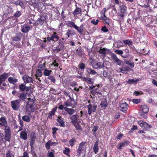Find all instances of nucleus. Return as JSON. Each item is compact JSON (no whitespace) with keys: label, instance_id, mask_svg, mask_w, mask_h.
Wrapping results in <instances>:
<instances>
[{"label":"nucleus","instance_id":"obj_1","mask_svg":"<svg viewBox=\"0 0 157 157\" xmlns=\"http://www.w3.org/2000/svg\"><path fill=\"white\" fill-rule=\"evenodd\" d=\"M66 25L68 27L74 28L80 35H83V32L86 31L84 25L83 24H81L79 27L74 22L68 21Z\"/></svg>","mask_w":157,"mask_h":157},{"label":"nucleus","instance_id":"obj_2","mask_svg":"<svg viewBox=\"0 0 157 157\" xmlns=\"http://www.w3.org/2000/svg\"><path fill=\"white\" fill-rule=\"evenodd\" d=\"M10 74L9 73H3L0 75V89L5 90L6 89V84L4 82L6 80Z\"/></svg>","mask_w":157,"mask_h":157},{"label":"nucleus","instance_id":"obj_3","mask_svg":"<svg viewBox=\"0 0 157 157\" xmlns=\"http://www.w3.org/2000/svg\"><path fill=\"white\" fill-rule=\"evenodd\" d=\"M28 101L26 106V111L29 112H33L35 109V101L30 98H28Z\"/></svg>","mask_w":157,"mask_h":157},{"label":"nucleus","instance_id":"obj_4","mask_svg":"<svg viewBox=\"0 0 157 157\" xmlns=\"http://www.w3.org/2000/svg\"><path fill=\"white\" fill-rule=\"evenodd\" d=\"M11 138V132L10 127L4 129V141L10 142Z\"/></svg>","mask_w":157,"mask_h":157},{"label":"nucleus","instance_id":"obj_5","mask_svg":"<svg viewBox=\"0 0 157 157\" xmlns=\"http://www.w3.org/2000/svg\"><path fill=\"white\" fill-rule=\"evenodd\" d=\"M30 145L31 148L34 147V145L35 144L36 137V133L34 132H31L30 134Z\"/></svg>","mask_w":157,"mask_h":157},{"label":"nucleus","instance_id":"obj_6","mask_svg":"<svg viewBox=\"0 0 157 157\" xmlns=\"http://www.w3.org/2000/svg\"><path fill=\"white\" fill-rule=\"evenodd\" d=\"M69 99L65 102V105L66 106H71L73 108L77 105V103L73 98L71 97Z\"/></svg>","mask_w":157,"mask_h":157},{"label":"nucleus","instance_id":"obj_7","mask_svg":"<svg viewBox=\"0 0 157 157\" xmlns=\"http://www.w3.org/2000/svg\"><path fill=\"white\" fill-rule=\"evenodd\" d=\"M20 102L19 100H17L11 101V106L13 110L17 111L18 109L20 106Z\"/></svg>","mask_w":157,"mask_h":157},{"label":"nucleus","instance_id":"obj_8","mask_svg":"<svg viewBox=\"0 0 157 157\" xmlns=\"http://www.w3.org/2000/svg\"><path fill=\"white\" fill-rule=\"evenodd\" d=\"M138 123L140 127L145 130H147L148 129L152 127L151 125L143 121H139Z\"/></svg>","mask_w":157,"mask_h":157},{"label":"nucleus","instance_id":"obj_9","mask_svg":"<svg viewBox=\"0 0 157 157\" xmlns=\"http://www.w3.org/2000/svg\"><path fill=\"white\" fill-rule=\"evenodd\" d=\"M88 102L90 103L87 106L88 109V114L90 115H91L92 112H95L97 108V105H94L92 106L90 103V100L88 101Z\"/></svg>","mask_w":157,"mask_h":157},{"label":"nucleus","instance_id":"obj_10","mask_svg":"<svg viewBox=\"0 0 157 157\" xmlns=\"http://www.w3.org/2000/svg\"><path fill=\"white\" fill-rule=\"evenodd\" d=\"M59 39V36L57 35V33L55 32H53L50 37L48 36L47 38V40L48 41H58Z\"/></svg>","mask_w":157,"mask_h":157},{"label":"nucleus","instance_id":"obj_11","mask_svg":"<svg viewBox=\"0 0 157 157\" xmlns=\"http://www.w3.org/2000/svg\"><path fill=\"white\" fill-rule=\"evenodd\" d=\"M140 115L142 116L149 111V107L146 105H141L140 106Z\"/></svg>","mask_w":157,"mask_h":157},{"label":"nucleus","instance_id":"obj_12","mask_svg":"<svg viewBox=\"0 0 157 157\" xmlns=\"http://www.w3.org/2000/svg\"><path fill=\"white\" fill-rule=\"evenodd\" d=\"M86 143V142L82 141L79 144V147L77 149V156H79L81 153L84 151V146Z\"/></svg>","mask_w":157,"mask_h":157},{"label":"nucleus","instance_id":"obj_13","mask_svg":"<svg viewBox=\"0 0 157 157\" xmlns=\"http://www.w3.org/2000/svg\"><path fill=\"white\" fill-rule=\"evenodd\" d=\"M111 58L113 59V61L119 66L121 65L123 63V62L122 60H120L117 57L116 55L114 53H113L111 54Z\"/></svg>","mask_w":157,"mask_h":157},{"label":"nucleus","instance_id":"obj_14","mask_svg":"<svg viewBox=\"0 0 157 157\" xmlns=\"http://www.w3.org/2000/svg\"><path fill=\"white\" fill-rule=\"evenodd\" d=\"M17 97L19 99L17 100H19L20 102L25 101L27 98V93L24 92L19 93L18 94Z\"/></svg>","mask_w":157,"mask_h":157},{"label":"nucleus","instance_id":"obj_15","mask_svg":"<svg viewBox=\"0 0 157 157\" xmlns=\"http://www.w3.org/2000/svg\"><path fill=\"white\" fill-rule=\"evenodd\" d=\"M0 124L5 127V128H7L10 127L8 126V124L6 118L4 117H2L0 118Z\"/></svg>","mask_w":157,"mask_h":157},{"label":"nucleus","instance_id":"obj_16","mask_svg":"<svg viewBox=\"0 0 157 157\" xmlns=\"http://www.w3.org/2000/svg\"><path fill=\"white\" fill-rule=\"evenodd\" d=\"M69 118L71 120V122L72 124L78 123L79 122L78 117L76 114L70 116Z\"/></svg>","mask_w":157,"mask_h":157},{"label":"nucleus","instance_id":"obj_17","mask_svg":"<svg viewBox=\"0 0 157 157\" xmlns=\"http://www.w3.org/2000/svg\"><path fill=\"white\" fill-rule=\"evenodd\" d=\"M22 79L25 83H27L30 82L33 83V80L32 78L27 75H24L22 77Z\"/></svg>","mask_w":157,"mask_h":157},{"label":"nucleus","instance_id":"obj_18","mask_svg":"<svg viewBox=\"0 0 157 157\" xmlns=\"http://www.w3.org/2000/svg\"><path fill=\"white\" fill-rule=\"evenodd\" d=\"M121 110L124 113H125L128 108V105L125 102L121 103L120 105Z\"/></svg>","mask_w":157,"mask_h":157},{"label":"nucleus","instance_id":"obj_19","mask_svg":"<svg viewBox=\"0 0 157 157\" xmlns=\"http://www.w3.org/2000/svg\"><path fill=\"white\" fill-rule=\"evenodd\" d=\"M46 16H41L36 21V23L37 25H42L46 19Z\"/></svg>","mask_w":157,"mask_h":157},{"label":"nucleus","instance_id":"obj_20","mask_svg":"<svg viewBox=\"0 0 157 157\" xmlns=\"http://www.w3.org/2000/svg\"><path fill=\"white\" fill-rule=\"evenodd\" d=\"M90 94L94 96L97 95H98L99 96H101L102 94L101 92L99 89L98 88L94 89L90 92Z\"/></svg>","mask_w":157,"mask_h":157},{"label":"nucleus","instance_id":"obj_21","mask_svg":"<svg viewBox=\"0 0 157 157\" xmlns=\"http://www.w3.org/2000/svg\"><path fill=\"white\" fill-rule=\"evenodd\" d=\"M26 25L24 24L23 25H21V32L24 33H28L31 27L30 26H28L25 25Z\"/></svg>","mask_w":157,"mask_h":157},{"label":"nucleus","instance_id":"obj_22","mask_svg":"<svg viewBox=\"0 0 157 157\" xmlns=\"http://www.w3.org/2000/svg\"><path fill=\"white\" fill-rule=\"evenodd\" d=\"M57 109V107H56L53 108L52 110L49 112L48 114V118L49 119L52 120V116H54L55 115Z\"/></svg>","mask_w":157,"mask_h":157},{"label":"nucleus","instance_id":"obj_23","mask_svg":"<svg viewBox=\"0 0 157 157\" xmlns=\"http://www.w3.org/2000/svg\"><path fill=\"white\" fill-rule=\"evenodd\" d=\"M123 43H124V46H126L128 45L129 46L130 48H132V49H133L134 48V47H131L132 44V42L130 40H123Z\"/></svg>","mask_w":157,"mask_h":157},{"label":"nucleus","instance_id":"obj_24","mask_svg":"<svg viewBox=\"0 0 157 157\" xmlns=\"http://www.w3.org/2000/svg\"><path fill=\"white\" fill-rule=\"evenodd\" d=\"M20 138L23 140H26L28 138L27 133L26 131L24 130L21 131L20 134Z\"/></svg>","mask_w":157,"mask_h":157},{"label":"nucleus","instance_id":"obj_25","mask_svg":"<svg viewBox=\"0 0 157 157\" xmlns=\"http://www.w3.org/2000/svg\"><path fill=\"white\" fill-rule=\"evenodd\" d=\"M129 141L128 140H126L122 143H121L119 144V146L117 147V148L119 149H122V147H124L125 146H127L129 144Z\"/></svg>","mask_w":157,"mask_h":157},{"label":"nucleus","instance_id":"obj_26","mask_svg":"<svg viewBox=\"0 0 157 157\" xmlns=\"http://www.w3.org/2000/svg\"><path fill=\"white\" fill-rule=\"evenodd\" d=\"M93 67L94 68H101L103 67V63L101 62H94L93 65Z\"/></svg>","mask_w":157,"mask_h":157},{"label":"nucleus","instance_id":"obj_27","mask_svg":"<svg viewBox=\"0 0 157 157\" xmlns=\"http://www.w3.org/2000/svg\"><path fill=\"white\" fill-rule=\"evenodd\" d=\"M108 105L107 100L106 98L103 99L101 101L100 106L103 109H105Z\"/></svg>","mask_w":157,"mask_h":157},{"label":"nucleus","instance_id":"obj_28","mask_svg":"<svg viewBox=\"0 0 157 157\" xmlns=\"http://www.w3.org/2000/svg\"><path fill=\"white\" fill-rule=\"evenodd\" d=\"M56 121L60 124V126L63 127L65 126V121H64L63 118H62L61 116H59L56 119Z\"/></svg>","mask_w":157,"mask_h":157},{"label":"nucleus","instance_id":"obj_29","mask_svg":"<svg viewBox=\"0 0 157 157\" xmlns=\"http://www.w3.org/2000/svg\"><path fill=\"white\" fill-rule=\"evenodd\" d=\"M114 44L116 48H119L124 46L123 40L122 41L121 40L116 41L114 42Z\"/></svg>","mask_w":157,"mask_h":157},{"label":"nucleus","instance_id":"obj_30","mask_svg":"<svg viewBox=\"0 0 157 157\" xmlns=\"http://www.w3.org/2000/svg\"><path fill=\"white\" fill-rule=\"evenodd\" d=\"M109 51V49H108L104 48H102V47H101L99 51H98V52L102 56H105L106 52H108Z\"/></svg>","mask_w":157,"mask_h":157},{"label":"nucleus","instance_id":"obj_31","mask_svg":"<svg viewBox=\"0 0 157 157\" xmlns=\"http://www.w3.org/2000/svg\"><path fill=\"white\" fill-rule=\"evenodd\" d=\"M139 81V79L134 78L133 79H129L127 82L128 84H136Z\"/></svg>","mask_w":157,"mask_h":157},{"label":"nucleus","instance_id":"obj_32","mask_svg":"<svg viewBox=\"0 0 157 157\" xmlns=\"http://www.w3.org/2000/svg\"><path fill=\"white\" fill-rule=\"evenodd\" d=\"M17 36L12 38L13 41H19L21 40V38L22 36V33H17Z\"/></svg>","mask_w":157,"mask_h":157},{"label":"nucleus","instance_id":"obj_33","mask_svg":"<svg viewBox=\"0 0 157 157\" xmlns=\"http://www.w3.org/2000/svg\"><path fill=\"white\" fill-rule=\"evenodd\" d=\"M86 71L88 74L90 75H93L97 74V72L96 71L91 68H86Z\"/></svg>","mask_w":157,"mask_h":157},{"label":"nucleus","instance_id":"obj_34","mask_svg":"<svg viewBox=\"0 0 157 157\" xmlns=\"http://www.w3.org/2000/svg\"><path fill=\"white\" fill-rule=\"evenodd\" d=\"M8 81L10 83L15 85V83L17 82L18 79L15 78L10 77L8 78Z\"/></svg>","mask_w":157,"mask_h":157},{"label":"nucleus","instance_id":"obj_35","mask_svg":"<svg viewBox=\"0 0 157 157\" xmlns=\"http://www.w3.org/2000/svg\"><path fill=\"white\" fill-rule=\"evenodd\" d=\"M75 16L79 14H81V8L76 7L73 13Z\"/></svg>","mask_w":157,"mask_h":157},{"label":"nucleus","instance_id":"obj_36","mask_svg":"<svg viewBox=\"0 0 157 157\" xmlns=\"http://www.w3.org/2000/svg\"><path fill=\"white\" fill-rule=\"evenodd\" d=\"M98 141L97 140L95 143L93 147V150L95 154H96L98 151Z\"/></svg>","mask_w":157,"mask_h":157},{"label":"nucleus","instance_id":"obj_37","mask_svg":"<svg viewBox=\"0 0 157 157\" xmlns=\"http://www.w3.org/2000/svg\"><path fill=\"white\" fill-rule=\"evenodd\" d=\"M121 13H125L127 10V7L123 3L119 6Z\"/></svg>","mask_w":157,"mask_h":157},{"label":"nucleus","instance_id":"obj_38","mask_svg":"<svg viewBox=\"0 0 157 157\" xmlns=\"http://www.w3.org/2000/svg\"><path fill=\"white\" fill-rule=\"evenodd\" d=\"M103 76L105 77L108 78L110 80L112 78V76L110 74L108 73L106 71H104L103 73Z\"/></svg>","mask_w":157,"mask_h":157},{"label":"nucleus","instance_id":"obj_39","mask_svg":"<svg viewBox=\"0 0 157 157\" xmlns=\"http://www.w3.org/2000/svg\"><path fill=\"white\" fill-rule=\"evenodd\" d=\"M130 69L129 67L127 66L119 68L120 72L124 74L126 73L125 72L126 71H129Z\"/></svg>","mask_w":157,"mask_h":157},{"label":"nucleus","instance_id":"obj_40","mask_svg":"<svg viewBox=\"0 0 157 157\" xmlns=\"http://www.w3.org/2000/svg\"><path fill=\"white\" fill-rule=\"evenodd\" d=\"M74 31H73L71 29H68L67 30L65 34L67 36V38H70L72 35H74Z\"/></svg>","mask_w":157,"mask_h":157},{"label":"nucleus","instance_id":"obj_41","mask_svg":"<svg viewBox=\"0 0 157 157\" xmlns=\"http://www.w3.org/2000/svg\"><path fill=\"white\" fill-rule=\"evenodd\" d=\"M64 109L70 115H72L74 113V110L72 109L69 108L67 107H64Z\"/></svg>","mask_w":157,"mask_h":157},{"label":"nucleus","instance_id":"obj_42","mask_svg":"<svg viewBox=\"0 0 157 157\" xmlns=\"http://www.w3.org/2000/svg\"><path fill=\"white\" fill-rule=\"evenodd\" d=\"M52 70H49L48 69H45L43 72V74L45 76H49L51 74Z\"/></svg>","mask_w":157,"mask_h":157},{"label":"nucleus","instance_id":"obj_43","mask_svg":"<svg viewBox=\"0 0 157 157\" xmlns=\"http://www.w3.org/2000/svg\"><path fill=\"white\" fill-rule=\"evenodd\" d=\"M68 142L70 146L72 147L75 144V143L76 142V140L75 138H73L70 140Z\"/></svg>","mask_w":157,"mask_h":157},{"label":"nucleus","instance_id":"obj_44","mask_svg":"<svg viewBox=\"0 0 157 157\" xmlns=\"http://www.w3.org/2000/svg\"><path fill=\"white\" fill-rule=\"evenodd\" d=\"M42 75V72L41 70L38 69L36 70V73L35 75L36 78H37V77H40Z\"/></svg>","mask_w":157,"mask_h":157},{"label":"nucleus","instance_id":"obj_45","mask_svg":"<svg viewBox=\"0 0 157 157\" xmlns=\"http://www.w3.org/2000/svg\"><path fill=\"white\" fill-rule=\"evenodd\" d=\"M19 88L20 90L24 91L26 88L25 85L24 83L21 84L19 85Z\"/></svg>","mask_w":157,"mask_h":157},{"label":"nucleus","instance_id":"obj_46","mask_svg":"<svg viewBox=\"0 0 157 157\" xmlns=\"http://www.w3.org/2000/svg\"><path fill=\"white\" fill-rule=\"evenodd\" d=\"M73 124L75 127L76 130H78L80 131L82 130V128L81 126L79 124H78V123L75 124L74 123V124Z\"/></svg>","mask_w":157,"mask_h":157},{"label":"nucleus","instance_id":"obj_47","mask_svg":"<svg viewBox=\"0 0 157 157\" xmlns=\"http://www.w3.org/2000/svg\"><path fill=\"white\" fill-rule=\"evenodd\" d=\"M65 150H64L63 151V153L64 154H66V155H67L68 157H70V155H69V153L70 151V149L67 147H65Z\"/></svg>","mask_w":157,"mask_h":157},{"label":"nucleus","instance_id":"obj_48","mask_svg":"<svg viewBox=\"0 0 157 157\" xmlns=\"http://www.w3.org/2000/svg\"><path fill=\"white\" fill-rule=\"evenodd\" d=\"M22 119L25 121L29 122L30 121L29 117L27 115H25L22 117Z\"/></svg>","mask_w":157,"mask_h":157},{"label":"nucleus","instance_id":"obj_49","mask_svg":"<svg viewBox=\"0 0 157 157\" xmlns=\"http://www.w3.org/2000/svg\"><path fill=\"white\" fill-rule=\"evenodd\" d=\"M86 82L88 84H92L94 83V81L92 78H89L87 77Z\"/></svg>","mask_w":157,"mask_h":157},{"label":"nucleus","instance_id":"obj_50","mask_svg":"<svg viewBox=\"0 0 157 157\" xmlns=\"http://www.w3.org/2000/svg\"><path fill=\"white\" fill-rule=\"evenodd\" d=\"M85 67V64L82 62H81L78 65V67L81 70L84 69Z\"/></svg>","mask_w":157,"mask_h":157},{"label":"nucleus","instance_id":"obj_51","mask_svg":"<svg viewBox=\"0 0 157 157\" xmlns=\"http://www.w3.org/2000/svg\"><path fill=\"white\" fill-rule=\"evenodd\" d=\"M52 152H49V151H48V157H55L54 153L55 152L53 149L51 150Z\"/></svg>","mask_w":157,"mask_h":157},{"label":"nucleus","instance_id":"obj_52","mask_svg":"<svg viewBox=\"0 0 157 157\" xmlns=\"http://www.w3.org/2000/svg\"><path fill=\"white\" fill-rule=\"evenodd\" d=\"M51 140H49L45 144V147L47 150L50 149V146H51Z\"/></svg>","mask_w":157,"mask_h":157},{"label":"nucleus","instance_id":"obj_53","mask_svg":"<svg viewBox=\"0 0 157 157\" xmlns=\"http://www.w3.org/2000/svg\"><path fill=\"white\" fill-rule=\"evenodd\" d=\"M76 52L78 56H81L82 54V52L81 49H77L76 50Z\"/></svg>","mask_w":157,"mask_h":157},{"label":"nucleus","instance_id":"obj_54","mask_svg":"<svg viewBox=\"0 0 157 157\" xmlns=\"http://www.w3.org/2000/svg\"><path fill=\"white\" fill-rule=\"evenodd\" d=\"M141 100V99H133L132 100V101L135 104H138L140 102Z\"/></svg>","mask_w":157,"mask_h":157},{"label":"nucleus","instance_id":"obj_55","mask_svg":"<svg viewBox=\"0 0 157 157\" xmlns=\"http://www.w3.org/2000/svg\"><path fill=\"white\" fill-rule=\"evenodd\" d=\"M6 157H14V155L10 151H8L6 154Z\"/></svg>","mask_w":157,"mask_h":157},{"label":"nucleus","instance_id":"obj_56","mask_svg":"<svg viewBox=\"0 0 157 157\" xmlns=\"http://www.w3.org/2000/svg\"><path fill=\"white\" fill-rule=\"evenodd\" d=\"M101 30L104 33H106L109 31V30L107 28L106 26L105 25L102 27Z\"/></svg>","mask_w":157,"mask_h":157},{"label":"nucleus","instance_id":"obj_57","mask_svg":"<svg viewBox=\"0 0 157 157\" xmlns=\"http://www.w3.org/2000/svg\"><path fill=\"white\" fill-rule=\"evenodd\" d=\"M114 52L118 55H121L123 54V52L121 50H114Z\"/></svg>","mask_w":157,"mask_h":157},{"label":"nucleus","instance_id":"obj_58","mask_svg":"<svg viewBox=\"0 0 157 157\" xmlns=\"http://www.w3.org/2000/svg\"><path fill=\"white\" fill-rule=\"evenodd\" d=\"M99 22V21L98 19L95 20V19H93L91 21V22L94 25H97L98 24V22Z\"/></svg>","mask_w":157,"mask_h":157},{"label":"nucleus","instance_id":"obj_59","mask_svg":"<svg viewBox=\"0 0 157 157\" xmlns=\"http://www.w3.org/2000/svg\"><path fill=\"white\" fill-rule=\"evenodd\" d=\"M48 79L51 80L53 83H55L56 80L54 77L52 75L49 76Z\"/></svg>","mask_w":157,"mask_h":157},{"label":"nucleus","instance_id":"obj_60","mask_svg":"<svg viewBox=\"0 0 157 157\" xmlns=\"http://www.w3.org/2000/svg\"><path fill=\"white\" fill-rule=\"evenodd\" d=\"M38 68L40 69H39L40 70H41V71L44 70L45 68V63L39 65Z\"/></svg>","mask_w":157,"mask_h":157},{"label":"nucleus","instance_id":"obj_61","mask_svg":"<svg viewBox=\"0 0 157 157\" xmlns=\"http://www.w3.org/2000/svg\"><path fill=\"white\" fill-rule=\"evenodd\" d=\"M21 15V13L20 11H18L15 13L14 16L15 17H19Z\"/></svg>","mask_w":157,"mask_h":157},{"label":"nucleus","instance_id":"obj_62","mask_svg":"<svg viewBox=\"0 0 157 157\" xmlns=\"http://www.w3.org/2000/svg\"><path fill=\"white\" fill-rule=\"evenodd\" d=\"M32 24V22L29 19L26 20V22L25 23V25L28 26V25H31Z\"/></svg>","mask_w":157,"mask_h":157},{"label":"nucleus","instance_id":"obj_63","mask_svg":"<svg viewBox=\"0 0 157 157\" xmlns=\"http://www.w3.org/2000/svg\"><path fill=\"white\" fill-rule=\"evenodd\" d=\"M52 65H53L54 67H58L59 66V64L57 62L56 60H54V61L52 62Z\"/></svg>","mask_w":157,"mask_h":157},{"label":"nucleus","instance_id":"obj_64","mask_svg":"<svg viewBox=\"0 0 157 157\" xmlns=\"http://www.w3.org/2000/svg\"><path fill=\"white\" fill-rule=\"evenodd\" d=\"M58 128L56 127H54L52 128V130L53 131L52 133L53 135V136L56 133V132L58 130Z\"/></svg>","mask_w":157,"mask_h":157}]
</instances>
